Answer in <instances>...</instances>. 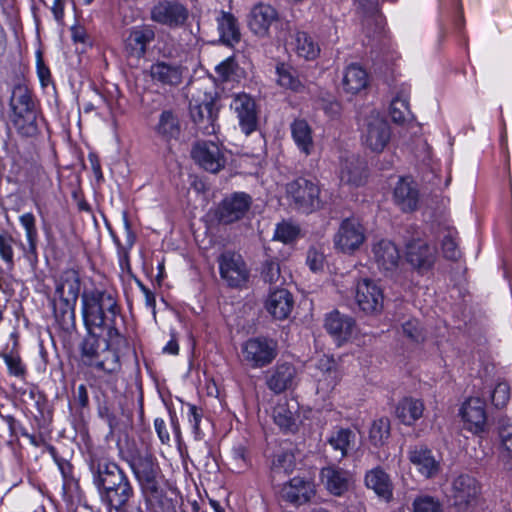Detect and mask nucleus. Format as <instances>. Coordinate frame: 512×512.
Returning a JSON list of instances; mask_svg holds the SVG:
<instances>
[{"mask_svg":"<svg viewBox=\"0 0 512 512\" xmlns=\"http://www.w3.org/2000/svg\"><path fill=\"white\" fill-rule=\"evenodd\" d=\"M80 277L77 271L69 269L64 271L57 281L55 288V297L66 298L76 301L80 292Z\"/></svg>","mask_w":512,"mask_h":512,"instance_id":"obj_37","label":"nucleus"},{"mask_svg":"<svg viewBox=\"0 0 512 512\" xmlns=\"http://www.w3.org/2000/svg\"><path fill=\"white\" fill-rule=\"evenodd\" d=\"M291 138L301 154L310 156L315 150L314 133L311 125L303 118L290 123Z\"/></svg>","mask_w":512,"mask_h":512,"instance_id":"obj_29","label":"nucleus"},{"mask_svg":"<svg viewBox=\"0 0 512 512\" xmlns=\"http://www.w3.org/2000/svg\"><path fill=\"white\" fill-rule=\"evenodd\" d=\"M135 477L139 481L148 502L160 496L157 475L159 467L156 459L148 451H135L127 459Z\"/></svg>","mask_w":512,"mask_h":512,"instance_id":"obj_5","label":"nucleus"},{"mask_svg":"<svg viewBox=\"0 0 512 512\" xmlns=\"http://www.w3.org/2000/svg\"><path fill=\"white\" fill-rule=\"evenodd\" d=\"M277 354V342L263 336L250 338L241 346L242 362L252 369L268 366L274 361Z\"/></svg>","mask_w":512,"mask_h":512,"instance_id":"obj_6","label":"nucleus"},{"mask_svg":"<svg viewBox=\"0 0 512 512\" xmlns=\"http://www.w3.org/2000/svg\"><path fill=\"white\" fill-rule=\"evenodd\" d=\"M510 399V386L507 382H500L491 393V400L496 408H503Z\"/></svg>","mask_w":512,"mask_h":512,"instance_id":"obj_55","label":"nucleus"},{"mask_svg":"<svg viewBox=\"0 0 512 512\" xmlns=\"http://www.w3.org/2000/svg\"><path fill=\"white\" fill-rule=\"evenodd\" d=\"M215 104L213 101H207L195 106L190 109L191 117L196 124H202L204 122L209 123L214 131L213 123L217 117L214 111Z\"/></svg>","mask_w":512,"mask_h":512,"instance_id":"obj_49","label":"nucleus"},{"mask_svg":"<svg viewBox=\"0 0 512 512\" xmlns=\"http://www.w3.org/2000/svg\"><path fill=\"white\" fill-rule=\"evenodd\" d=\"M394 200L404 212H412L418 208L419 191L412 181L401 178L394 188Z\"/></svg>","mask_w":512,"mask_h":512,"instance_id":"obj_32","label":"nucleus"},{"mask_svg":"<svg viewBox=\"0 0 512 512\" xmlns=\"http://www.w3.org/2000/svg\"><path fill=\"white\" fill-rule=\"evenodd\" d=\"M295 376L296 369L293 365L288 363L277 365L267 378V386L274 393H281L293 385Z\"/></svg>","mask_w":512,"mask_h":512,"instance_id":"obj_36","label":"nucleus"},{"mask_svg":"<svg viewBox=\"0 0 512 512\" xmlns=\"http://www.w3.org/2000/svg\"><path fill=\"white\" fill-rule=\"evenodd\" d=\"M287 195L298 209L310 213L322 205L320 187L316 180L299 177L286 186Z\"/></svg>","mask_w":512,"mask_h":512,"instance_id":"obj_7","label":"nucleus"},{"mask_svg":"<svg viewBox=\"0 0 512 512\" xmlns=\"http://www.w3.org/2000/svg\"><path fill=\"white\" fill-rule=\"evenodd\" d=\"M187 407H188V413H187L188 421L193 428L195 438L201 439L202 433L200 430V422L202 419V411H201V409H199L198 407H196L193 404H188Z\"/></svg>","mask_w":512,"mask_h":512,"instance_id":"obj_59","label":"nucleus"},{"mask_svg":"<svg viewBox=\"0 0 512 512\" xmlns=\"http://www.w3.org/2000/svg\"><path fill=\"white\" fill-rule=\"evenodd\" d=\"M365 240V228L360 221L356 218H345L334 235L333 243L336 250L350 255L357 251Z\"/></svg>","mask_w":512,"mask_h":512,"instance_id":"obj_10","label":"nucleus"},{"mask_svg":"<svg viewBox=\"0 0 512 512\" xmlns=\"http://www.w3.org/2000/svg\"><path fill=\"white\" fill-rule=\"evenodd\" d=\"M320 479L330 494L340 497L349 490L351 474L339 466L330 465L321 469Z\"/></svg>","mask_w":512,"mask_h":512,"instance_id":"obj_23","label":"nucleus"},{"mask_svg":"<svg viewBox=\"0 0 512 512\" xmlns=\"http://www.w3.org/2000/svg\"><path fill=\"white\" fill-rule=\"evenodd\" d=\"M277 20L278 13L274 7L259 3L251 9L248 26L255 35L265 37L268 35L271 25Z\"/></svg>","mask_w":512,"mask_h":512,"instance_id":"obj_25","label":"nucleus"},{"mask_svg":"<svg viewBox=\"0 0 512 512\" xmlns=\"http://www.w3.org/2000/svg\"><path fill=\"white\" fill-rule=\"evenodd\" d=\"M89 469L102 501L120 511L134 493L127 475L116 463L96 455L90 456Z\"/></svg>","mask_w":512,"mask_h":512,"instance_id":"obj_2","label":"nucleus"},{"mask_svg":"<svg viewBox=\"0 0 512 512\" xmlns=\"http://www.w3.org/2000/svg\"><path fill=\"white\" fill-rule=\"evenodd\" d=\"M155 32L151 26L145 25L134 28L127 39V47L131 54L138 58L145 55L147 46L154 41Z\"/></svg>","mask_w":512,"mask_h":512,"instance_id":"obj_39","label":"nucleus"},{"mask_svg":"<svg viewBox=\"0 0 512 512\" xmlns=\"http://www.w3.org/2000/svg\"><path fill=\"white\" fill-rule=\"evenodd\" d=\"M355 320L334 310L326 315L324 327L338 345L349 341L355 331Z\"/></svg>","mask_w":512,"mask_h":512,"instance_id":"obj_19","label":"nucleus"},{"mask_svg":"<svg viewBox=\"0 0 512 512\" xmlns=\"http://www.w3.org/2000/svg\"><path fill=\"white\" fill-rule=\"evenodd\" d=\"M185 68L174 62L157 61L150 66V76L154 83L166 87L181 84Z\"/></svg>","mask_w":512,"mask_h":512,"instance_id":"obj_21","label":"nucleus"},{"mask_svg":"<svg viewBox=\"0 0 512 512\" xmlns=\"http://www.w3.org/2000/svg\"><path fill=\"white\" fill-rule=\"evenodd\" d=\"M315 493L314 483L301 477L292 478L281 489V497L295 505L309 502L315 496Z\"/></svg>","mask_w":512,"mask_h":512,"instance_id":"obj_22","label":"nucleus"},{"mask_svg":"<svg viewBox=\"0 0 512 512\" xmlns=\"http://www.w3.org/2000/svg\"><path fill=\"white\" fill-rule=\"evenodd\" d=\"M189 17V11L176 0H161L150 11V18L162 26L171 29L182 27Z\"/></svg>","mask_w":512,"mask_h":512,"instance_id":"obj_12","label":"nucleus"},{"mask_svg":"<svg viewBox=\"0 0 512 512\" xmlns=\"http://www.w3.org/2000/svg\"><path fill=\"white\" fill-rule=\"evenodd\" d=\"M390 435V421L388 418L383 417L375 420L369 431L370 441L375 446H381L388 439Z\"/></svg>","mask_w":512,"mask_h":512,"instance_id":"obj_50","label":"nucleus"},{"mask_svg":"<svg viewBox=\"0 0 512 512\" xmlns=\"http://www.w3.org/2000/svg\"><path fill=\"white\" fill-rule=\"evenodd\" d=\"M230 109L236 115L240 130L250 135L258 128V110L255 100L246 93L235 94Z\"/></svg>","mask_w":512,"mask_h":512,"instance_id":"obj_14","label":"nucleus"},{"mask_svg":"<svg viewBox=\"0 0 512 512\" xmlns=\"http://www.w3.org/2000/svg\"><path fill=\"white\" fill-rule=\"evenodd\" d=\"M408 459L419 474L430 479L441 471L440 460L436 459L433 452L424 445H416L408 451Z\"/></svg>","mask_w":512,"mask_h":512,"instance_id":"obj_18","label":"nucleus"},{"mask_svg":"<svg viewBox=\"0 0 512 512\" xmlns=\"http://www.w3.org/2000/svg\"><path fill=\"white\" fill-rule=\"evenodd\" d=\"M37 74L43 86L47 85L51 80V73L49 68L44 64L41 55H38L37 59Z\"/></svg>","mask_w":512,"mask_h":512,"instance_id":"obj_63","label":"nucleus"},{"mask_svg":"<svg viewBox=\"0 0 512 512\" xmlns=\"http://www.w3.org/2000/svg\"><path fill=\"white\" fill-rule=\"evenodd\" d=\"M19 222L25 231L27 244L19 241V247L23 252L24 258L31 264L38 261V230L36 227V218L33 213L27 212L19 216Z\"/></svg>","mask_w":512,"mask_h":512,"instance_id":"obj_24","label":"nucleus"},{"mask_svg":"<svg viewBox=\"0 0 512 512\" xmlns=\"http://www.w3.org/2000/svg\"><path fill=\"white\" fill-rule=\"evenodd\" d=\"M391 130L388 122L377 113L366 117L362 125L361 139L372 152H382L390 141Z\"/></svg>","mask_w":512,"mask_h":512,"instance_id":"obj_9","label":"nucleus"},{"mask_svg":"<svg viewBox=\"0 0 512 512\" xmlns=\"http://www.w3.org/2000/svg\"><path fill=\"white\" fill-rule=\"evenodd\" d=\"M217 27L220 41L229 47L240 42L241 32L236 17L226 11H221L217 17Z\"/></svg>","mask_w":512,"mask_h":512,"instance_id":"obj_34","label":"nucleus"},{"mask_svg":"<svg viewBox=\"0 0 512 512\" xmlns=\"http://www.w3.org/2000/svg\"><path fill=\"white\" fill-rule=\"evenodd\" d=\"M87 331L80 344L81 361L85 366L103 374L99 389L107 398V405L114 406L122 397L119 387L122 370L119 351L126 346V339L115 326L109 327L105 337L97 335L94 330Z\"/></svg>","mask_w":512,"mask_h":512,"instance_id":"obj_1","label":"nucleus"},{"mask_svg":"<svg viewBox=\"0 0 512 512\" xmlns=\"http://www.w3.org/2000/svg\"><path fill=\"white\" fill-rule=\"evenodd\" d=\"M366 179V166L359 157L351 155L341 162L340 180L344 184L360 186Z\"/></svg>","mask_w":512,"mask_h":512,"instance_id":"obj_33","label":"nucleus"},{"mask_svg":"<svg viewBox=\"0 0 512 512\" xmlns=\"http://www.w3.org/2000/svg\"><path fill=\"white\" fill-rule=\"evenodd\" d=\"M324 260V254L320 249L311 247L308 250L306 263L313 272H317L323 269Z\"/></svg>","mask_w":512,"mask_h":512,"instance_id":"obj_58","label":"nucleus"},{"mask_svg":"<svg viewBox=\"0 0 512 512\" xmlns=\"http://www.w3.org/2000/svg\"><path fill=\"white\" fill-rule=\"evenodd\" d=\"M192 157L203 169L217 173L224 168L226 158L219 145L205 141L196 144L192 150Z\"/></svg>","mask_w":512,"mask_h":512,"instance_id":"obj_16","label":"nucleus"},{"mask_svg":"<svg viewBox=\"0 0 512 512\" xmlns=\"http://www.w3.org/2000/svg\"><path fill=\"white\" fill-rule=\"evenodd\" d=\"M406 259L419 271L430 270L436 260V249L422 239H413L406 245Z\"/></svg>","mask_w":512,"mask_h":512,"instance_id":"obj_17","label":"nucleus"},{"mask_svg":"<svg viewBox=\"0 0 512 512\" xmlns=\"http://www.w3.org/2000/svg\"><path fill=\"white\" fill-rule=\"evenodd\" d=\"M485 407V401L480 397H470L464 402L461 408V416L467 424L468 430L474 433L484 430L487 420Z\"/></svg>","mask_w":512,"mask_h":512,"instance_id":"obj_26","label":"nucleus"},{"mask_svg":"<svg viewBox=\"0 0 512 512\" xmlns=\"http://www.w3.org/2000/svg\"><path fill=\"white\" fill-rule=\"evenodd\" d=\"M76 301L55 297L53 300L54 317L59 327L65 332H72L76 328L75 316Z\"/></svg>","mask_w":512,"mask_h":512,"instance_id":"obj_35","label":"nucleus"},{"mask_svg":"<svg viewBox=\"0 0 512 512\" xmlns=\"http://www.w3.org/2000/svg\"><path fill=\"white\" fill-rule=\"evenodd\" d=\"M294 467L295 457L291 451L280 450L273 455L270 469L274 476L280 474L288 475L292 473Z\"/></svg>","mask_w":512,"mask_h":512,"instance_id":"obj_47","label":"nucleus"},{"mask_svg":"<svg viewBox=\"0 0 512 512\" xmlns=\"http://www.w3.org/2000/svg\"><path fill=\"white\" fill-rule=\"evenodd\" d=\"M261 277L265 282L277 284L282 277L280 263L277 259H267L262 264Z\"/></svg>","mask_w":512,"mask_h":512,"instance_id":"obj_52","label":"nucleus"},{"mask_svg":"<svg viewBox=\"0 0 512 512\" xmlns=\"http://www.w3.org/2000/svg\"><path fill=\"white\" fill-rule=\"evenodd\" d=\"M298 234V227L287 222L278 224L275 230V238L284 243L291 242L297 237Z\"/></svg>","mask_w":512,"mask_h":512,"instance_id":"obj_57","label":"nucleus"},{"mask_svg":"<svg viewBox=\"0 0 512 512\" xmlns=\"http://www.w3.org/2000/svg\"><path fill=\"white\" fill-rule=\"evenodd\" d=\"M276 82L279 86L294 92H300L304 85L299 79L297 72L290 66L281 63L276 66Z\"/></svg>","mask_w":512,"mask_h":512,"instance_id":"obj_44","label":"nucleus"},{"mask_svg":"<svg viewBox=\"0 0 512 512\" xmlns=\"http://www.w3.org/2000/svg\"><path fill=\"white\" fill-rule=\"evenodd\" d=\"M293 305L292 294L284 288L271 291L265 302L266 310L278 320L286 319L291 313Z\"/></svg>","mask_w":512,"mask_h":512,"instance_id":"obj_30","label":"nucleus"},{"mask_svg":"<svg viewBox=\"0 0 512 512\" xmlns=\"http://www.w3.org/2000/svg\"><path fill=\"white\" fill-rule=\"evenodd\" d=\"M403 334L412 342L419 343L424 340L423 330L417 319H409L402 324Z\"/></svg>","mask_w":512,"mask_h":512,"instance_id":"obj_56","label":"nucleus"},{"mask_svg":"<svg viewBox=\"0 0 512 512\" xmlns=\"http://www.w3.org/2000/svg\"><path fill=\"white\" fill-rule=\"evenodd\" d=\"M154 132L166 144L178 141L182 133V125L178 114L171 109L161 111L154 126Z\"/></svg>","mask_w":512,"mask_h":512,"instance_id":"obj_28","label":"nucleus"},{"mask_svg":"<svg viewBox=\"0 0 512 512\" xmlns=\"http://www.w3.org/2000/svg\"><path fill=\"white\" fill-rule=\"evenodd\" d=\"M499 437L503 449L507 452L508 457L512 459V422L503 419L499 424Z\"/></svg>","mask_w":512,"mask_h":512,"instance_id":"obj_54","label":"nucleus"},{"mask_svg":"<svg viewBox=\"0 0 512 512\" xmlns=\"http://www.w3.org/2000/svg\"><path fill=\"white\" fill-rule=\"evenodd\" d=\"M365 485L368 489L389 502L393 497V484L390 476L381 468L376 467L369 470L365 475Z\"/></svg>","mask_w":512,"mask_h":512,"instance_id":"obj_31","label":"nucleus"},{"mask_svg":"<svg viewBox=\"0 0 512 512\" xmlns=\"http://www.w3.org/2000/svg\"><path fill=\"white\" fill-rule=\"evenodd\" d=\"M372 258L378 269L383 272H393L400 263V251L396 244L387 239H381L372 246Z\"/></svg>","mask_w":512,"mask_h":512,"instance_id":"obj_20","label":"nucleus"},{"mask_svg":"<svg viewBox=\"0 0 512 512\" xmlns=\"http://www.w3.org/2000/svg\"><path fill=\"white\" fill-rule=\"evenodd\" d=\"M233 459L236 461L239 469H245L249 465L247 450L244 446L239 445L232 450Z\"/></svg>","mask_w":512,"mask_h":512,"instance_id":"obj_61","label":"nucleus"},{"mask_svg":"<svg viewBox=\"0 0 512 512\" xmlns=\"http://www.w3.org/2000/svg\"><path fill=\"white\" fill-rule=\"evenodd\" d=\"M317 393L323 398L330 395L341 380V372L332 358H322L318 364Z\"/></svg>","mask_w":512,"mask_h":512,"instance_id":"obj_27","label":"nucleus"},{"mask_svg":"<svg viewBox=\"0 0 512 512\" xmlns=\"http://www.w3.org/2000/svg\"><path fill=\"white\" fill-rule=\"evenodd\" d=\"M413 512H442L440 501L430 495H419L412 503Z\"/></svg>","mask_w":512,"mask_h":512,"instance_id":"obj_51","label":"nucleus"},{"mask_svg":"<svg viewBox=\"0 0 512 512\" xmlns=\"http://www.w3.org/2000/svg\"><path fill=\"white\" fill-rule=\"evenodd\" d=\"M234 69L235 61L232 58H228L222 61L216 67L217 73L225 80L230 78V76L234 73Z\"/></svg>","mask_w":512,"mask_h":512,"instance_id":"obj_62","label":"nucleus"},{"mask_svg":"<svg viewBox=\"0 0 512 512\" xmlns=\"http://www.w3.org/2000/svg\"><path fill=\"white\" fill-rule=\"evenodd\" d=\"M356 440V434L350 428L336 426L327 437V443L331 448L340 453V459L348 455L353 448Z\"/></svg>","mask_w":512,"mask_h":512,"instance_id":"obj_40","label":"nucleus"},{"mask_svg":"<svg viewBox=\"0 0 512 512\" xmlns=\"http://www.w3.org/2000/svg\"><path fill=\"white\" fill-rule=\"evenodd\" d=\"M124 225H125V229L127 231V247L122 246L119 239H117V238H114V242L116 243V245L118 247V253H119L120 257L125 259L126 261H128V252H129V249H131L134 244L135 236L130 229V224L127 219L124 220Z\"/></svg>","mask_w":512,"mask_h":512,"instance_id":"obj_60","label":"nucleus"},{"mask_svg":"<svg viewBox=\"0 0 512 512\" xmlns=\"http://www.w3.org/2000/svg\"><path fill=\"white\" fill-rule=\"evenodd\" d=\"M253 203L252 197L245 192H234L219 203L216 217L223 224H231L243 219Z\"/></svg>","mask_w":512,"mask_h":512,"instance_id":"obj_13","label":"nucleus"},{"mask_svg":"<svg viewBox=\"0 0 512 512\" xmlns=\"http://www.w3.org/2000/svg\"><path fill=\"white\" fill-rule=\"evenodd\" d=\"M9 106L11 110L9 118L17 133L26 138L35 137L39 129L32 91L23 84L14 86Z\"/></svg>","mask_w":512,"mask_h":512,"instance_id":"obj_4","label":"nucleus"},{"mask_svg":"<svg viewBox=\"0 0 512 512\" xmlns=\"http://www.w3.org/2000/svg\"><path fill=\"white\" fill-rule=\"evenodd\" d=\"M19 241L7 230L0 232V259L9 270H12L15 266L14 245L19 246Z\"/></svg>","mask_w":512,"mask_h":512,"instance_id":"obj_46","label":"nucleus"},{"mask_svg":"<svg viewBox=\"0 0 512 512\" xmlns=\"http://www.w3.org/2000/svg\"><path fill=\"white\" fill-rule=\"evenodd\" d=\"M3 360L8 368L9 374L15 377L23 378L26 374V367L20 356L16 353H4Z\"/></svg>","mask_w":512,"mask_h":512,"instance_id":"obj_53","label":"nucleus"},{"mask_svg":"<svg viewBox=\"0 0 512 512\" xmlns=\"http://www.w3.org/2000/svg\"><path fill=\"white\" fill-rule=\"evenodd\" d=\"M368 84V75L359 65L352 64L345 69L342 85L345 92L357 94Z\"/></svg>","mask_w":512,"mask_h":512,"instance_id":"obj_42","label":"nucleus"},{"mask_svg":"<svg viewBox=\"0 0 512 512\" xmlns=\"http://www.w3.org/2000/svg\"><path fill=\"white\" fill-rule=\"evenodd\" d=\"M479 482L469 474H460L451 482L449 499L458 512H468L480 495Z\"/></svg>","mask_w":512,"mask_h":512,"instance_id":"obj_8","label":"nucleus"},{"mask_svg":"<svg viewBox=\"0 0 512 512\" xmlns=\"http://www.w3.org/2000/svg\"><path fill=\"white\" fill-rule=\"evenodd\" d=\"M274 423L284 432L297 430V407L287 401L279 402L273 409Z\"/></svg>","mask_w":512,"mask_h":512,"instance_id":"obj_38","label":"nucleus"},{"mask_svg":"<svg viewBox=\"0 0 512 512\" xmlns=\"http://www.w3.org/2000/svg\"><path fill=\"white\" fill-rule=\"evenodd\" d=\"M221 278L230 287H241L249 278V270L243 257L234 251H224L217 259Z\"/></svg>","mask_w":512,"mask_h":512,"instance_id":"obj_11","label":"nucleus"},{"mask_svg":"<svg viewBox=\"0 0 512 512\" xmlns=\"http://www.w3.org/2000/svg\"><path fill=\"white\" fill-rule=\"evenodd\" d=\"M295 50L300 57L306 60H313L320 53L318 43L304 31H298L295 34Z\"/></svg>","mask_w":512,"mask_h":512,"instance_id":"obj_43","label":"nucleus"},{"mask_svg":"<svg viewBox=\"0 0 512 512\" xmlns=\"http://www.w3.org/2000/svg\"><path fill=\"white\" fill-rule=\"evenodd\" d=\"M458 232L453 227H447L442 231L441 249L448 260L457 261L461 257V251L457 241Z\"/></svg>","mask_w":512,"mask_h":512,"instance_id":"obj_45","label":"nucleus"},{"mask_svg":"<svg viewBox=\"0 0 512 512\" xmlns=\"http://www.w3.org/2000/svg\"><path fill=\"white\" fill-rule=\"evenodd\" d=\"M390 116L395 123H403L410 113L409 111V92L402 89L392 99L389 110Z\"/></svg>","mask_w":512,"mask_h":512,"instance_id":"obj_48","label":"nucleus"},{"mask_svg":"<svg viewBox=\"0 0 512 512\" xmlns=\"http://www.w3.org/2000/svg\"><path fill=\"white\" fill-rule=\"evenodd\" d=\"M81 313L87 330L114 326L120 313L117 294L113 290L94 288L81 295Z\"/></svg>","mask_w":512,"mask_h":512,"instance_id":"obj_3","label":"nucleus"},{"mask_svg":"<svg viewBox=\"0 0 512 512\" xmlns=\"http://www.w3.org/2000/svg\"><path fill=\"white\" fill-rule=\"evenodd\" d=\"M355 300L364 313L377 314L383 309V290L376 281L362 278L356 284Z\"/></svg>","mask_w":512,"mask_h":512,"instance_id":"obj_15","label":"nucleus"},{"mask_svg":"<svg viewBox=\"0 0 512 512\" xmlns=\"http://www.w3.org/2000/svg\"><path fill=\"white\" fill-rule=\"evenodd\" d=\"M154 427L160 441L163 444H167L170 441V435L166 427V423L162 418H156L154 420Z\"/></svg>","mask_w":512,"mask_h":512,"instance_id":"obj_64","label":"nucleus"},{"mask_svg":"<svg viewBox=\"0 0 512 512\" xmlns=\"http://www.w3.org/2000/svg\"><path fill=\"white\" fill-rule=\"evenodd\" d=\"M424 412V404L421 400L405 397L399 401L396 407L397 418L405 425H412L420 419Z\"/></svg>","mask_w":512,"mask_h":512,"instance_id":"obj_41","label":"nucleus"}]
</instances>
